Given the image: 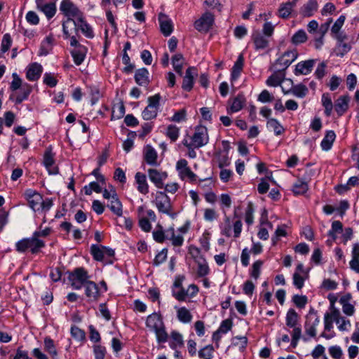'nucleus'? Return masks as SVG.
<instances>
[{
	"instance_id": "a18cd8bd",
	"label": "nucleus",
	"mask_w": 359,
	"mask_h": 359,
	"mask_svg": "<svg viewBox=\"0 0 359 359\" xmlns=\"http://www.w3.org/2000/svg\"><path fill=\"white\" fill-rule=\"evenodd\" d=\"M77 20L72 18H67L62 23V30L65 38L70 37L72 29H74V23L76 24Z\"/></svg>"
},
{
	"instance_id": "f3484780",
	"label": "nucleus",
	"mask_w": 359,
	"mask_h": 359,
	"mask_svg": "<svg viewBox=\"0 0 359 359\" xmlns=\"http://www.w3.org/2000/svg\"><path fill=\"white\" fill-rule=\"evenodd\" d=\"M196 70L194 67H190L186 70L185 76L183 78L182 88L186 91H190L194 86V78L196 75Z\"/></svg>"
},
{
	"instance_id": "a211bd4d",
	"label": "nucleus",
	"mask_w": 359,
	"mask_h": 359,
	"mask_svg": "<svg viewBox=\"0 0 359 359\" xmlns=\"http://www.w3.org/2000/svg\"><path fill=\"white\" fill-rule=\"evenodd\" d=\"M87 52L88 48L84 46H79L76 48H73L70 51L74 62L76 65L79 66L83 63L86 58Z\"/></svg>"
},
{
	"instance_id": "9b49d317",
	"label": "nucleus",
	"mask_w": 359,
	"mask_h": 359,
	"mask_svg": "<svg viewBox=\"0 0 359 359\" xmlns=\"http://www.w3.org/2000/svg\"><path fill=\"white\" fill-rule=\"evenodd\" d=\"M214 23V16L212 13L206 12L194 22L195 28L201 32H207Z\"/></svg>"
},
{
	"instance_id": "58836bf2",
	"label": "nucleus",
	"mask_w": 359,
	"mask_h": 359,
	"mask_svg": "<svg viewBox=\"0 0 359 359\" xmlns=\"http://www.w3.org/2000/svg\"><path fill=\"white\" fill-rule=\"evenodd\" d=\"M177 319L182 323H189L192 320V315L186 307H180L177 311Z\"/></svg>"
},
{
	"instance_id": "5701e85b",
	"label": "nucleus",
	"mask_w": 359,
	"mask_h": 359,
	"mask_svg": "<svg viewBox=\"0 0 359 359\" xmlns=\"http://www.w3.org/2000/svg\"><path fill=\"white\" fill-rule=\"evenodd\" d=\"M77 29H79L87 38H93V29L85 20L84 15L81 18V20H78L77 22L74 23V29L76 30Z\"/></svg>"
},
{
	"instance_id": "aec40b11",
	"label": "nucleus",
	"mask_w": 359,
	"mask_h": 359,
	"mask_svg": "<svg viewBox=\"0 0 359 359\" xmlns=\"http://www.w3.org/2000/svg\"><path fill=\"white\" fill-rule=\"evenodd\" d=\"M42 66L36 62L31 64L27 70L26 77L29 81H36L42 73Z\"/></svg>"
},
{
	"instance_id": "bb28decb",
	"label": "nucleus",
	"mask_w": 359,
	"mask_h": 359,
	"mask_svg": "<svg viewBox=\"0 0 359 359\" xmlns=\"http://www.w3.org/2000/svg\"><path fill=\"white\" fill-rule=\"evenodd\" d=\"M135 182L137 184V189L142 194H147L149 192V185L147 182L146 175L140 172L135 176Z\"/></svg>"
},
{
	"instance_id": "e433bc0d",
	"label": "nucleus",
	"mask_w": 359,
	"mask_h": 359,
	"mask_svg": "<svg viewBox=\"0 0 359 359\" xmlns=\"http://www.w3.org/2000/svg\"><path fill=\"white\" fill-rule=\"evenodd\" d=\"M336 135L333 130L327 131L324 138L323 139L320 146L323 150L328 151L332 148V144L335 140Z\"/></svg>"
},
{
	"instance_id": "864d4df0",
	"label": "nucleus",
	"mask_w": 359,
	"mask_h": 359,
	"mask_svg": "<svg viewBox=\"0 0 359 359\" xmlns=\"http://www.w3.org/2000/svg\"><path fill=\"white\" fill-rule=\"evenodd\" d=\"M41 12H43L48 19L52 18L55 13H56V6L55 3H48L46 4L41 9H40Z\"/></svg>"
},
{
	"instance_id": "e2e57ef3",
	"label": "nucleus",
	"mask_w": 359,
	"mask_h": 359,
	"mask_svg": "<svg viewBox=\"0 0 359 359\" xmlns=\"http://www.w3.org/2000/svg\"><path fill=\"white\" fill-rule=\"evenodd\" d=\"M71 334L78 341H81L85 339L84 331L76 326H72L71 327Z\"/></svg>"
},
{
	"instance_id": "f8f14e48",
	"label": "nucleus",
	"mask_w": 359,
	"mask_h": 359,
	"mask_svg": "<svg viewBox=\"0 0 359 359\" xmlns=\"http://www.w3.org/2000/svg\"><path fill=\"white\" fill-rule=\"evenodd\" d=\"M43 164L50 175H57L59 172V168L55 165V154L52 152L50 148L46 149L43 156Z\"/></svg>"
},
{
	"instance_id": "3c124183",
	"label": "nucleus",
	"mask_w": 359,
	"mask_h": 359,
	"mask_svg": "<svg viewBox=\"0 0 359 359\" xmlns=\"http://www.w3.org/2000/svg\"><path fill=\"white\" fill-rule=\"evenodd\" d=\"M214 348L212 345H207L198 351L201 359H212L213 358Z\"/></svg>"
},
{
	"instance_id": "c03bdc74",
	"label": "nucleus",
	"mask_w": 359,
	"mask_h": 359,
	"mask_svg": "<svg viewBox=\"0 0 359 359\" xmlns=\"http://www.w3.org/2000/svg\"><path fill=\"white\" fill-rule=\"evenodd\" d=\"M343 231L342 223L339 221H334L332 223L331 229L328 231V236L332 238V241L337 239V233H341Z\"/></svg>"
},
{
	"instance_id": "423d86ee",
	"label": "nucleus",
	"mask_w": 359,
	"mask_h": 359,
	"mask_svg": "<svg viewBox=\"0 0 359 359\" xmlns=\"http://www.w3.org/2000/svg\"><path fill=\"white\" fill-rule=\"evenodd\" d=\"M161 98V97L159 94H156L148 97V105L142 113V118L144 120H151L157 116L160 107Z\"/></svg>"
},
{
	"instance_id": "72a5a7b5",
	"label": "nucleus",
	"mask_w": 359,
	"mask_h": 359,
	"mask_svg": "<svg viewBox=\"0 0 359 359\" xmlns=\"http://www.w3.org/2000/svg\"><path fill=\"white\" fill-rule=\"evenodd\" d=\"M169 346L174 350L177 348L182 347L184 346V339L182 334L176 330H172L170 332V341L169 342Z\"/></svg>"
},
{
	"instance_id": "ddd939ff",
	"label": "nucleus",
	"mask_w": 359,
	"mask_h": 359,
	"mask_svg": "<svg viewBox=\"0 0 359 359\" xmlns=\"http://www.w3.org/2000/svg\"><path fill=\"white\" fill-rule=\"evenodd\" d=\"M25 196L29 203V207L34 212H39L40 208H41L42 195L34 190L27 189L25 192Z\"/></svg>"
},
{
	"instance_id": "f257e3e1",
	"label": "nucleus",
	"mask_w": 359,
	"mask_h": 359,
	"mask_svg": "<svg viewBox=\"0 0 359 359\" xmlns=\"http://www.w3.org/2000/svg\"><path fill=\"white\" fill-rule=\"evenodd\" d=\"M145 323L149 330L155 333L156 341L158 344H163L168 341L169 334L166 331L165 325L161 314L156 312L150 314L147 316Z\"/></svg>"
},
{
	"instance_id": "c756f323",
	"label": "nucleus",
	"mask_w": 359,
	"mask_h": 359,
	"mask_svg": "<svg viewBox=\"0 0 359 359\" xmlns=\"http://www.w3.org/2000/svg\"><path fill=\"white\" fill-rule=\"evenodd\" d=\"M298 0L288 1L282 4L278 10L279 16L282 18H287L291 14L293 8L296 6Z\"/></svg>"
},
{
	"instance_id": "37998d69",
	"label": "nucleus",
	"mask_w": 359,
	"mask_h": 359,
	"mask_svg": "<svg viewBox=\"0 0 359 359\" xmlns=\"http://www.w3.org/2000/svg\"><path fill=\"white\" fill-rule=\"evenodd\" d=\"M309 92L308 88L303 84H298L294 86L290 89V93L297 97L303 98Z\"/></svg>"
},
{
	"instance_id": "412c9836",
	"label": "nucleus",
	"mask_w": 359,
	"mask_h": 359,
	"mask_svg": "<svg viewBox=\"0 0 359 359\" xmlns=\"http://www.w3.org/2000/svg\"><path fill=\"white\" fill-rule=\"evenodd\" d=\"M158 154L156 151L150 145H147L144 149V158L147 164L156 166L157 165Z\"/></svg>"
},
{
	"instance_id": "7ed1b4c3",
	"label": "nucleus",
	"mask_w": 359,
	"mask_h": 359,
	"mask_svg": "<svg viewBox=\"0 0 359 359\" xmlns=\"http://www.w3.org/2000/svg\"><path fill=\"white\" fill-rule=\"evenodd\" d=\"M88 271L83 267L74 269L69 273L68 280L74 290L81 289L90 280Z\"/></svg>"
},
{
	"instance_id": "09e8293b",
	"label": "nucleus",
	"mask_w": 359,
	"mask_h": 359,
	"mask_svg": "<svg viewBox=\"0 0 359 359\" xmlns=\"http://www.w3.org/2000/svg\"><path fill=\"white\" fill-rule=\"evenodd\" d=\"M90 252L93 258L99 262L104 260L103 246L98 245H92L90 247Z\"/></svg>"
},
{
	"instance_id": "20e7f679",
	"label": "nucleus",
	"mask_w": 359,
	"mask_h": 359,
	"mask_svg": "<svg viewBox=\"0 0 359 359\" xmlns=\"http://www.w3.org/2000/svg\"><path fill=\"white\" fill-rule=\"evenodd\" d=\"M154 204L161 213L170 216L175 219L177 213L172 211V207L170 198L163 191H157L155 196Z\"/></svg>"
},
{
	"instance_id": "bf43d9fd",
	"label": "nucleus",
	"mask_w": 359,
	"mask_h": 359,
	"mask_svg": "<svg viewBox=\"0 0 359 359\" xmlns=\"http://www.w3.org/2000/svg\"><path fill=\"white\" fill-rule=\"evenodd\" d=\"M328 351L333 359H341L344 355L341 348L337 345L329 347Z\"/></svg>"
},
{
	"instance_id": "39448f33",
	"label": "nucleus",
	"mask_w": 359,
	"mask_h": 359,
	"mask_svg": "<svg viewBox=\"0 0 359 359\" xmlns=\"http://www.w3.org/2000/svg\"><path fill=\"white\" fill-rule=\"evenodd\" d=\"M209 136L208 129L203 126H196L195 131L191 137V142L188 143L187 141L184 142V145L187 148L194 147L201 148L208 143Z\"/></svg>"
},
{
	"instance_id": "6e6d98bb",
	"label": "nucleus",
	"mask_w": 359,
	"mask_h": 359,
	"mask_svg": "<svg viewBox=\"0 0 359 359\" xmlns=\"http://www.w3.org/2000/svg\"><path fill=\"white\" fill-rule=\"evenodd\" d=\"M262 265L263 262L262 260H257L253 263L250 270V276L255 280H257L259 278Z\"/></svg>"
},
{
	"instance_id": "7c9ffc66",
	"label": "nucleus",
	"mask_w": 359,
	"mask_h": 359,
	"mask_svg": "<svg viewBox=\"0 0 359 359\" xmlns=\"http://www.w3.org/2000/svg\"><path fill=\"white\" fill-rule=\"evenodd\" d=\"M197 264V275L199 277H204L209 274L210 269L207 261L203 257H198L195 259Z\"/></svg>"
},
{
	"instance_id": "4be33fe9",
	"label": "nucleus",
	"mask_w": 359,
	"mask_h": 359,
	"mask_svg": "<svg viewBox=\"0 0 359 359\" xmlns=\"http://www.w3.org/2000/svg\"><path fill=\"white\" fill-rule=\"evenodd\" d=\"M85 294L90 301H96L99 297V288L97 285L89 280L84 286Z\"/></svg>"
},
{
	"instance_id": "2eb2a0df",
	"label": "nucleus",
	"mask_w": 359,
	"mask_h": 359,
	"mask_svg": "<svg viewBox=\"0 0 359 359\" xmlns=\"http://www.w3.org/2000/svg\"><path fill=\"white\" fill-rule=\"evenodd\" d=\"M148 175L151 182H152L158 189H162L163 187V181L168 177L166 172H162L156 169H149Z\"/></svg>"
},
{
	"instance_id": "0eeeda50",
	"label": "nucleus",
	"mask_w": 359,
	"mask_h": 359,
	"mask_svg": "<svg viewBox=\"0 0 359 359\" xmlns=\"http://www.w3.org/2000/svg\"><path fill=\"white\" fill-rule=\"evenodd\" d=\"M60 10L67 18H74L75 20H81L84 15L71 0H62Z\"/></svg>"
},
{
	"instance_id": "052dcab7",
	"label": "nucleus",
	"mask_w": 359,
	"mask_h": 359,
	"mask_svg": "<svg viewBox=\"0 0 359 359\" xmlns=\"http://www.w3.org/2000/svg\"><path fill=\"white\" fill-rule=\"evenodd\" d=\"M306 278L305 276H304V275L302 276L298 272H294L292 277L294 285L298 289H302L304 287Z\"/></svg>"
},
{
	"instance_id": "a878e982",
	"label": "nucleus",
	"mask_w": 359,
	"mask_h": 359,
	"mask_svg": "<svg viewBox=\"0 0 359 359\" xmlns=\"http://www.w3.org/2000/svg\"><path fill=\"white\" fill-rule=\"evenodd\" d=\"M351 299V294H347L341 297L339 299V303L342 306L343 312L347 316H353L355 313V307L349 302Z\"/></svg>"
},
{
	"instance_id": "473e14b6",
	"label": "nucleus",
	"mask_w": 359,
	"mask_h": 359,
	"mask_svg": "<svg viewBox=\"0 0 359 359\" xmlns=\"http://www.w3.org/2000/svg\"><path fill=\"white\" fill-rule=\"evenodd\" d=\"M352 259L350 261V268L359 273V243H354L351 252Z\"/></svg>"
},
{
	"instance_id": "69168bd1",
	"label": "nucleus",
	"mask_w": 359,
	"mask_h": 359,
	"mask_svg": "<svg viewBox=\"0 0 359 359\" xmlns=\"http://www.w3.org/2000/svg\"><path fill=\"white\" fill-rule=\"evenodd\" d=\"M168 255V250L164 248L159 252L155 257L154 264L156 266L162 264L166 260Z\"/></svg>"
},
{
	"instance_id": "79ce46f5",
	"label": "nucleus",
	"mask_w": 359,
	"mask_h": 359,
	"mask_svg": "<svg viewBox=\"0 0 359 359\" xmlns=\"http://www.w3.org/2000/svg\"><path fill=\"white\" fill-rule=\"evenodd\" d=\"M266 126L269 130L273 131L276 135H280L284 131L283 127L275 118H269L267 121Z\"/></svg>"
},
{
	"instance_id": "c85d7f7f",
	"label": "nucleus",
	"mask_w": 359,
	"mask_h": 359,
	"mask_svg": "<svg viewBox=\"0 0 359 359\" xmlns=\"http://www.w3.org/2000/svg\"><path fill=\"white\" fill-rule=\"evenodd\" d=\"M318 9V3L316 0H309L300 10V13L304 17H311Z\"/></svg>"
},
{
	"instance_id": "8fccbe9b",
	"label": "nucleus",
	"mask_w": 359,
	"mask_h": 359,
	"mask_svg": "<svg viewBox=\"0 0 359 359\" xmlns=\"http://www.w3.org/2000/svg\"><path fill=\"white\" fill-rule=\"evenodd\" d=\"M253 42L257 50L264 49L269 45L268 40L259 34H257L253 36Z\"/></svg>"
},
{
	"instance_id": "c9c22d12",
	"label": "nucleus",
	"mask_w": 359,
	"mask_h": 359,
	"mask_svg": "<svg viewBox=\"0 0 359 359\" xmlns=\"http://www.w3.org/2000/svg\"><path fill=\"white\" fill-rule=\"evenodd\" d=\"M244 65L243 55H239L231 69V80H236L241 75Z\"/></svg>"
},
{
	"instance_id": "f704fd0d",
	"label": "nucleus",
	"mask_w": 359,
	"mask_h": 359,
	"mask_svg": "<svg viewBox=\"0 0 359 359\" xmlns=\"http://www.w3.org/2000/svg\"><path fill=\"white\" fill-rule=\"evenodd\" d=\"M107 207L117 216L121 217L122 215V203L119 201L117 194L108 201Z\"/></svg>"
},
{
	"instance_id": "49530a36",
	"label": "nucleus",
	"mask_w": 359,
	"mask_h": 359,
	"mask_svg": "<svg viewBox=\"0 0 359 359\" xmlns=\"http://www.w3.org/2000/svg\"><path fill=\"white\" fill-rule=\"evenodd\" d=\"M297 321H298V315H297V312L292 309H290L287 311V315H286L287 326H288L291 328L297 327L296 325L297 324Z\"/></svg>"
},
{
	"instance_id": "338daca9",
	"label": "nucleus",
	"mask_w": 359,
	"mask_h": 359,
	"mask_svg": "<svg viewBox=\"0 0 359 359\" xmlns=\"http://www.w3.org/2000/svg\"><path fill=\"white\" fill-rule=\"evenodd\" d=\"M333 322L334 320L331 317V310L327 312L324 316L325 330L330 332L333 328Z\"/></svg>"
},
{
	"instance_id": "cd10ccee",
	"label": "nucleus",
	"mask_w": 359,
	"mask_h": 359,
	"mask_svg": "<svg viewBox=\"0 0 359 359\" xmlns=\"http://www.w3.org/2000/svg\"><path fill=\"white\" fill-rule=\"evenodd\" d=\"M166 239L170 240L172 245L175 247L182 246L184 243L183 236L176 234L173 227H170L166 230Z\"/></svg>"
},
{
	"instance_id": "1a4fd4ad",
	"label": "nucleus",
	"mask_w": 359,
	"mask_h": 359,
	"mask_svg": "<svg viewBox=\"0 0 359 359\" xmlns=\"http://www.w3.org/2000/svg\"><path fill=\"white\" fill-rule=\"evenodd\" d=\"M176 170L182 180H188L190 182L196 180L197 176L188 166V161L186 159L182 158L176 163Z\"/></svg>"
},
{
	"instance_id": "dca6fc26",
	"label": "nucleus",
	"mask_w": 359,
	"mask_h": 359,
	"mask_svg": "<svg viewBox=\"0 0 359 359\" xmlns=\"http://www.w3.org/2000/svg\"><path fill=\"white\" fill-rule=\"evenodd\" d=\"M158 21L162 34L165 36H170L173 31L172 20L165 14L161 13L158 15Z\"/></svg>"
},
{
	"instance_id": "603ef678",
	"label": "nucleus",
	"mask_w": 359,
	"mask_h": 359,
	"mask_svg": "<svg viewBox=\"0 0 359 359\" xmlns=\"http://www.w3.org/2000/svg\"><path fill=\"white\" fill-rule=\"evenodd\" d=\"M166 136L172 141L175 142L180 134V129L175 125H169L166 130Z\"/></svg>"
},
{
	"instance_id": "13d9d810",
	"label": "nucleus",
	"mask_w": 359,
	"mask_h": 359,
	"mask_svg": "<svg viewBox=\"0 0 359 359\" xmlns=\"http://www.w3.org/2000/svg\"><path fill=\"white\" fill-rule=\"evenodd\" d=\"M221 232L222 234L226 236L231 237V222L230 218L226 217L224 219V222L221 224Z\"/></svg>"
},
{
	"instance_id": "774afa93",
	"label": "nucleus",
	"mask_w": 359,
	"mask_h": 359,
	"mask_svg": "<svg viewBox=\"0 0 359 359\" xmlns=\"http://www.w3.org/2000/svg\"><path fill=\"white\" fill-rule=\"evenodd\" d=\"M93 351L95 359H104L106 353V348L101 345H95Z\"/></svg>"
},
{
	"instance_id": "6e6552de",
	"label": "nucleus",
	"mask_w": 359,
	"mask_h": 359,
	"mask_svg": "<svg viewBox=\"0 0 359 359\" xmlns=\"http://www.w3.org/2000/svg\"><path fill=\"white\" fill-rule=\"evenodd\" d=\"M298 57L297 50L285 51L276 62L274 66L277 71H285Z\"/></svg>"
},
{
	"instance_id": "4c0bfd02",
	"label": "nucleus",
	"mask_w": 359,
	"mask_h": 359,
	"mask_svg": "<svg viewBox=\"0 0 359 359\" xmlns=\"http://www.w3.org/2000/svg\"><path fill=\"white\" fill-rule=\"evenodd\" d=\"M245 100L243 95H238L232 101V103L228 109V113L238 112L242 109L244 106Z\"/></svg>"
},
{
	"instance_id": "4468645a",
	"label": "nucleus",
	"mask_w": 359,
	"mask_h": 359,
	"mask_svg": "<svg viewBox=\"0 0 359 359\" xmlns=\"http://www.w3.org/2000/svg\"><path fill=\"white\" fill-rule=\"evenodd\" d=\"M316 60L311 59L298 62L294 69V74L298 75H307L310 74L314 65H316Z\"/></svg>"
},
{
	"instance_id": "5fc2aeb1",
	"label": "nucleus",
	"mask_w": 359,
	"mask_h": 359,
	"mask_svg": "<svg viewBox=\"0 0 359 359\" xmlns=\"http://www.w3.org/2000/svg\"><path fill=\"white\" fill-rule=\"evenodd\" d=\"M52 49V39L50 37H46L41 43L39 55H46L49 53Z\"/></svg>"
},
{
	"instance_id": "680f3d73",
	"label": "nucleus",
	"mask_w": 359,
	"mask_h": 359,
	"mask_svg": "<svg viewBox=\"0 0 359 359\" xmlns=\"http://www.w3.org/2000/svg\"><path fill=\"white\" fill-rule=\"evenodd\" d=\"M172 296L178 301H184L188 297V291L184 288H178L177 290H172Z\"/></svg>"
},
{
	"instance_id": "2f4dec72",
	"label": "nucleus",
	"mask_w": 359,
	"mask_h": 359,
	"mask_svg": "<svg viewBox=\"0 0 359 359\" xmlns=\"http://www.w3.org/2000/svg\"><path fill=\"white\" fill-rule=\"evenodd\" d=\"M171 62L174 70L180 75L182 76L183 66L185 63L184 57L181 53L175 54L171 58Z\"/></svg>"
},
{
	"instance_id": "393cba45",
	"label": "nucleus",
	"mask_w": 359,
	"mask_h": 359,
	"mask_svg": "<svg viewBox=\"0 0 359 359\" xmlns=\"http://www.w3.org/2000/svg\"><path fill=\"white\" fill-rule=\"evenodd\" d=\"M350 97L348 95L339 97L335 102L334 109L339 116L343 115L348 108Z\"/></svg>"
},
{
	"instance_id": "b1692460",
	"label": "nucleus",
	"mask_w": 359,
	"mask_h": 359,
	"mask_svg": "<svg viewBox=\"0 0 359 359\" xmlns=\"http://www.w3.org/2000/svg\"><path fill=\"white\" fill-rule=\"evenodd\" d=\"M149 73L146 68L138 69L135 74V82L141 86H147L149 83Z\"/></svg>"
},
{
	"instance_id": "de8ad7c7",
	"label": "nucleus",
	"mask_w": 359,
	"mask_h": 359,
	"mask_svg": "<svg viewBox=\"0 0 359 359\" xmlns=\"http://www.w3.org/2000/svg\"><path fill=\"white\" fill-rule=\"evenodd\" d=\"M322 104L325 107V114L327 116H330L331 115L333 104L332 100L328 93H324L322 96Z\"/></svg>"
},
{
	"instance_id": "6ab92c4d",
	"label": "nucleus",
	"mask_w": 359,
	"mask_h": 359,
	"mask_svg": "<svg viewBox=\"0 0 359 359\" xmlns=\"http://www.w3.org/2000/svg\"><path fill=\"white\" fill-rule=\"evenodd\" d=\"M137 216L139 218V226L141 229L145 232L150 231L151 229V224L149 219L145 215V207L144 205L138 207Z\"/></svg>"
},
{
	"instance_id": "0e129e2a",
	"label": "nucleus",
	"mask_w": 359,
	"mask_h": 359,
	"mask_svg": "<svg viewBox=\"0 0 359 359\" xmlns=\"http://www.w3.org/2000/svg\"><path fill=\"white\" fill-rule=\"evenodd\" d=\"M12 39L9 34L4 35L1 41V51L6 53L9 50L11 46Z\"/></svg>"
},
{
	"instance_id": "a19ab883",
	"label": "nucleus",
	"mask_w": 359,
	"mask_h": 359,
	"mask_svg": "<svg viewBox=\"0 0 359 359\" xmlns=\"http://www.w3.org/2000/svg\"><path fill=\"white\" fill-rule=\"evenodd\" d=\"M308 189L307 182L299 179L293 184L292 192L294 195H302L307 191Z\"/></svg>"
},
{
	"instance_id": "ea45409f",
	"label": "nucleus",
	"mask_w": 359,
	"mask_h": 359,
	"mask_svg": "<svg viewBox=\"0 0 359 359\" xmlns=\"http://www.w3.org/2000/svg\"><path fill=\"white\" fill-rule=\"evenodd\" d=\"M44 349L50 355L52 359L57 358V351L53 339L50 337L44 339Z\"/></svg>"
},
{
	"instance_id": "f03ea898",
	"label": "nucleus",
	"mask_w": 359,
	"mask_h": 359,
	"mask_svg": "<svg viewBox=\"0 0 359 359\" xmlns=\"http://www.w3.org/2000/svg\"><path fill=\"white\" fill-rule=\"evenodd\" d=\"M45 246V243L34 234L30 238H22L15 243V250L18 252H25L29 250L32 254H36Z\"/></svg>"
},
{
	"instance_id": "4d7b16f0",
	"label": "nucleus",
	"mask_w": 359,
	"mask_h": 359,
	"mask_svg": "<svg viewBox=\"0 0 359 359\" xmlns=\"http://www.w3.org/2000/svg\"><path fill=\"white\" fill-rule=\"evenodd\" d=\"M307 39V35L304 30L300 29L297 31L292 37V42L294 44H299L304 43Z\"/></svg>"
},
{
	"instance_id": "9d476101",
	"label": "nucleus",
	"mask_w": 359,
	"mask_h": 359,
	"mask_svg": "<svg viewBox=\"0 0 359 359\" xmlns=\"http://www.w3.org/2000/svg\"><path fill=\"white\" fill-rule=\"evenodd\" d=\"M330 310H331V317L334 320L338 329L341 332L348 331L351 327L350 320L343 317L339 310L333 305L330 307Z\"/></svg>"
}]
</instances>
